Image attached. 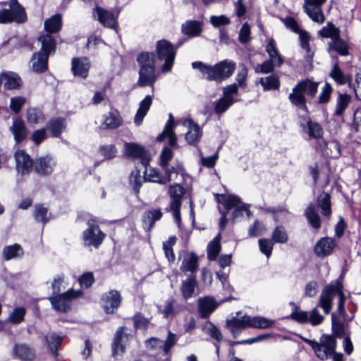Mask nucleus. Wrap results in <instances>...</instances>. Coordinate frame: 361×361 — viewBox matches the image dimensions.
<instances>
[{
  "label": "nucleus",
  "instance_id": "4",
  "mask_svg": "<svg viewBox=\"0 0 361 361\" xmlns=\"http://www.w3.org/2000/svg\"><path fill=\"white\" fill-rule=\"evenodd\" d=\"M137 60L140 66L137 85L140 87L153 86L157 78L155 72L154 54L142 53L137 56Z\"/></svg>",
  "mask_w": 361,
  "mask_h": 361
},
{
  "label": "nucleus",
  "instance_id": "45",
  "mask_svg": "<svg viewBox=\"0 0 361 361\" xmlns=\"http://www.w3.org/2000/svg\"><path fill=\"white\" fill-rule=\"evenodd\" d=\"M319 34L323 37L330 38L331 40H333L340 35V30L333 23L329 22L326 26L319 30Z\"/></svg>",
  "mask_w": 361,
  "mask_h": 361
},
{
  "label": "nucleus",
  "instance_id": "16",
  "mask_svg": "<svg viewBox=\"0 0 361 361\" xmlns=\"http://www.w3.org/2000/svg\"><path fill=\"white\" fill-rule=\"evenodd\" d=\"M16 169L21 174L30 173L33 167V161L30 155L24 150L19 149L15 153Z\"/></svg>",
  "mask_w": 361,
  "mask_h": 361
},
{
  "label": "nucleus",
  "instance_id": "64",
  "mask_svg": "<svg viewBox=\"0 0 361 361\" xmlns=\"http://www.w3.org/2000/svg\"><path fill=\"white\" fill-rule=\"evenodd\" d=\"M331 324L334 333L338 337L343 335V328L335 313L331 314Z\"/></svg>",
  "mask_w": 361,
  "mask_h": 361
},
{
  "label": "nucleus",
  "instance_id": "31",
  "mask_svg": "<svg viewBox=\"0 0 361 361\" xmlns=\"http://www.w3.org/2000/svg\"><path fill=\"white\" fill-rule=\"evenodd\" d=\"M333 51L344 56L349 54L348 45L340 35L328 44V51L331 54Z\"/></svg>",
  "mask_w": 361,
  "mask_h": 361
},
{
  "label": "nucleus",
  "instance_id": "12",
  "mask_svg": "<svg viewBox=\"0 0 361 361\" xmlns=\"http://www.w3.org/2000/svg\"><path fill=\"white\" fill-rule=\"evenodd\" d=\"M88 228L83 234L84 242L88 246L98 247L104 240L105 234L101 231L99 226L93 221H89Z\"/></svg>",
  "mask_w": 361,
  "mask_h": 361
},
{
  "label": "nucleus",
  "instance_id": "30",
  "mask_svg": "<svg viewBox=\"0 0 361 361\" xmlns=\"http://www.w3.org/2000/svg\"><path fill=\"white\" fill-rule=\"evenodd\" d=\"M0 80L4 87L8 90L18 88L21 84L20 77L13 72L1 73Z\"/></svg>",
  "mask_w": 361,
  "mask_h": 361
},
{
  "label": "nucleus",
  "instance_id": "37",
  "mask_svg": "<svg viewBox=\"0 0 361 361\" xmlns=\"http://www.w3.org/2000/svg\"><path fill=\"white\" fill-rule=\"evenodd\" d=\"M47 128L53 137H59L66 128L65 121L62 118L51 119L47 123Z\"/></svg>",
  "mask_w": 361,
  "mask_h": 361
},
{
  "label": "nucleus",
  "instance_id": "6",
  "mask_svg": "<svg viewBox=\"0 0 361 361\" xmlns=\"http://www.w3.org/2000/svg\"><path fill=\"white\" fill-rule=\"evenodd\" d=\"M27 20V14L25 8L17 0H11L9 8L0 10V23H9L15 22L22 23Z\"/></svg>",
  "mask_w": 361,
  "mask_h": 361
},
{
  "label": "nucleus",
  "instance_id": "47",
  "mask_svg": "<svg viewBox=\"0 0 361 361\" xmlns=\"http://www.w3.org/2000/svg\"><path fill=\"white\" fill-rule=\"evenodd\" d=\"M176 243V238L171 236L166 241L163 243V249L165 256L167 257L169 262L175 261V255L173 251V247Z\"/></svg>",
  "mask_w": 361,
  "mask_h": 361
},
{
  "label": "nucleus",
  "instance_id": "10",
  "mask_svg": "<svg viewBox=\"0 0 361 361\" xmlns=\"http://www.w3.org/2000/svg\"><path fill=\"white\" fill-rule=\"evenodd\" d=\"M185 189L178 184L172 185L169 188V193L171 197L170 208L173 212L176 222L179 224L180 221V209L181 207L182 197Z\"/></svg>",
  "mask_w": 361,
  "mask_h": 361
},
{
  "label": "nucleus",
  "instance_id": "51",
  "mask_svg": "<svg viewBox=\"0 0 361 361\" xmlns=\"http://www.w3.org/2000/svg\"><path fill=\"white\" fill-rule=\"evenodd\" d=\"M124 331V327H120L118 330L116 331L114 342L112 345V350L114 355L118 354L119 352H123L124 348L121 344V340L123 338Z\"/></svg>",
  "mask_w": 361,
  "mask_h": 361
},
{
  "label": "nucleus",
  "instance_id": "61",
  "mask_svg": "<svg viewBox=\"0 0 361 361\" xmlns=\"http://www.w3.org/2000/svg\"><path fill=\"white\" fill-rule=\"evenodd\" d=\"M244 213H245L248 219L252 216V212L249 209V205L240 204L235 208L233 212V219H236L240 216H243Z\"/></svg>",
  "mask_w": 361,
  "mask_h": 361
},
{
  "label": "nucleus",
  "instance_id": "42",
  "mask_svg": "<svg viewBox=\"0 0 361 361\" xmlns=\"http://www.w3.org/2000/svg\"><path fill=\"white\" fill-rule=\"evenodd\" d=\"M145 171V180L150 182L166 184V180L162 178L160 173L155 169L147 165Z\"/></svg>",
  "mask_w": 361,
  "mask_h": 361
},
{
  "label": "nucleus",
  "instance_id": "22",
  "mask_svg": "<svg viewBox=\"0 0 361 361\" xmlns=\"http://www.w3.org/2000/svg\"><path fill=\"white\" fill-rule=\"evenodd\" d=\"M183 125L188 128V131L185 133V140L187 142L189 145H194L199 142L202 137L200 126L190 119L185 121Z\"/></svg>",
  "mask_w": 361,
  "mask_h": 361
},
{
  "label": "nucleus",
  "instance_id": "48",
  "mask_svg": "<svg viewBox=\"0 0 361 361\" xmlns=\"http://www.w3.org/2000/svg\"><path fill=\"white\" fill-rule=\"evenodd\" d=\"M273 324V321L263 317H250V328L267 329Z\"/></svg>",
  "mask_w": 361,
  "mask_h": 361
},
{
  "label": "nucleus",
  "instance_id": "62",
  "mask_svg": "<svg viewBox=\"0 0 361 361\" xmlns=\"http://www.w3.org/2000/svg\"><path fill=\"white\" fill-rule=\"evenodd\" d=\"M173 157V151L167 147H165L160 154V164L162 168L169 164V162Z\"/></svg>",
  "mask_w": 361,
  "mask_h": 361
},
{
  "label": "nucleus",
  "instance_id": "54",
  "mask_svg": "<svg viewBox=\"0 0 361 361\" xmlns=\"http://www.w3.org/2000/svg\"><path fill=\"white\" fill-rule=\"evenodd\" d=\"M258 243L260 251L269 258L272 252L274 247L273 241L268 238H262L259 240Z\"/></svg>",
  "mask_w": 361,
  "mask_h": 361
},
{
  "label": "nucleus",
  "instance_id": "8",
  "mask_svg": "<svg viewBox=\"0 0 361 361\" xmlns=\"http://www.w3.org/2000/svg\"><path fill=\"white\" fill-rule=\"evenodd\" d=\"M157 52L159 59L165 61L162 71L164 72L169 71L171 69L176 54L172 44L166 40H160L157 43Z\"/></svg>",
  "mask_w": 361,
  "mask_h": 361
},
{
  "label": "nucleus",
  "instance_id": "2",
  "mask_svg": "<svg viewBox=\"0 0 361 361\" xmlns=\"http://www.w3.org/2000/svg\"><path fill=\"white\" fill-rule=\"evenodd\" d=\"M192 66L195 69H199L203 78L219 83L233 74L235 63L231 61L224 60L214 66H210L197 61L193 62Z\"/></svg>",
  "mask_w": 361,
  "mask_h": 361
},
{
  "label": "nucleus",
  "instance_id": "26",
  "mask_svg": "<svg viewBox=\"0 0 361 361\" xmlns=\"http://www.w3.org/2000/svg\"><path fill=\"white\" fill-rule=\"evenodd\" d=\"M173 116L170 114V118L167 122L163 132L158 135L157 140L163 141L166 137H169V143L171 147H176L177 145V138L173 130Z\"/></svg>",
  "mask_w": 361,
  "mask_h": 361
},
{
  "label": "nucleus",
  "instance_id": "21",
  "mask_svg": "<svg viewBox=\"0 0 361 361\" xmlns=\"http://www.w3.org/2000/svg\"><path fill=\"white\" fill-rule=\"evenodd\" d=\"M300 126L307 129V133L310 138L319 139L323 136V129L317 122H312L308 116L301 117Z\"/></svg>",
  "mask_w": 361,
  "mask_h": 361
},
{
  "label": "nucleus",
  "instance_id": "39",
  "mask_svg": "<svg viewBox=\"0 0 361 361\" xmlns=\"http://www.w3.org/2000/svg\"><path fill=\"white\" fill-rule=\"evenodd\" d=\"M162 212L160 209H152L145 213L143 216V224L145 228L149 229L154 223L160 219Z\"/></svg>",
  "mask_w": 361,
  "mask_h": 361
},
{
  "label": "nucleus",
  "instance_id": "43",
  "mask_svg": "<svg viewBox=\"0 0 361 361\" xmlns=\"http://www.w3.org/2000/svg\"><path fill=\"white\" fill-rule=\"evenodd\" d=\"M317 204L322 209V214L326 216H330L331 202L330 195L326 192H322L317 198Z\"/></svg>",
  "mask_w": 361,
  "mask_h": 361
},
{
  "label": "nucleus",
  "instance_id": "28",
  "mask_svg": "<svg viewBox=\"0 0 361 361\" xmlns=\"http://www.w3.org/2000/svg\"><path fill=\"white\" fill-rule=\"evenodd\" d=\"M196 286L197 280L195 275H189L185 280L182 281L180 292L184 299L187 300L192 296Z\"/></svg>",
  "mask_w": 361,
  "mask_h": 361
},
{
  "label": "nucleus",
  "instance_id": "38",
  "mask_svg": "<svg viewBox=\"0 0 361 361\" xmlns=\"http://www.w3.org/2000/svg\"><path fill=\"white\" fill-rule=\"evenodd\" d=\"M202 30L201 24L197 21H187L182 25L183 32L190 37L199 35Z\"/></svg>",
  "mask_w": 361,
  "mask_h": 361
},
{
  "label": "nucleus",
  "instance_id": "59",
  "mask_svg": "<svg viewBox=\"0 0 361 361\" xmlns=\"http://www.w3.org/2000/svg\"><path fill=\"white\" fill-rule=\"evenodd\" d=\"M233 99H228L224 96L216 102L215 106V112L216 114H221L224 112L230 106L233 104Z\"/></svg>",
  "mask_w": 361,
  "mask_h": 361
},
{
  "label": "nucleus",
  "instance_id": "24",
  "mask_svg": "<svg viewBox=\"0 0 361 361\" xmlns=\"http://www.w3.org/2000/svg\"><path fill=\"white\" fill-rule=\"evenodd\" d=\"M199 312L202 318H207L217 307L212 298L205 297L198 300Z\"/></svg>",
  "mask_w": 361,
  "mask_h": 361
},
{
  "label": "nucleus",
  "instance_id": "19",
  "mask_svg": "<svg viewBox=\"0 0 361 361\" xmlns=\"http://www.w3.org/2000/svg\"><path fill=\"white\" fill-rule=\"evenodd\" d=\"M94 15L97 16L98 20L105 27L116 29L117 16L111 11L106 10L102 7L97 6L94 8Z\"/></svg>",
  "mask_w": 361,
  "mask_h": 361
},
{
  "label": "nucleus",
  "instance_id": "57",
  "mask_svg": "<svg viewBox=\"0 0 361 361\" xmlns=\"http://www.w3.org/2000/svg\"><path fill=\"white\" fill-rule=\"evenodd\" d=\"M266 231L267 228L262 223L255 221L254 224L250 226L248 233L250 236L254 237L262 235Z\"/></svg>",
  "mask_w": 361,
  "mask_h": 361
},
{
  "label": "nucleus",
  "instance_id": "60",
  "mask_svg": "<svg viewBox=\"0 0 361 361\" xmlns=\"http://www.w3.org/2000/svg\"><path fill=\"white\" fill-rule=\"evenodd\" d=\"M34 216L37 221L46 223L48 221L47 209L42 205H36L35 207Z\"/></svg>",
  "mask_w": 361,
  "mask_h": 361
},
{
  "label": "nucleus",
  "instance_id": "34",
  "mask_svg": "<svg viewBox=\"0 0 361 361\" xmlns=\"http://www.w3.org/2000/svg\"><path fill=\"white\" fill-rule=\"evenodd\" d=\"M217 201L223 204L226 209L235 208L238 204H241L240 199L233 195H216Z\"/></svg>",
  "mask_w": 361,
  "mask_h": 361
},
{
  "label": "nucleus",
  "instance_id": "13",
  "mask_svg": "<svg viewBox=\"0 0 361 361\" xmlns=\"http://www.w3.org/2000/svg\"><path fill=\"white\" fill-rule=\"evenodd\" d=\"M124 154L129 157L140 159L144 166L149 165L151 160L149 152L142 146L135 142L124 144Z\"/></svg>",
  "mask_w": 361,
  "mask_h": 361
},
{
  "label": "nucleus",
  "instance_id": "25",
  "mask_svg": "<svg viewBox=\"0 0 361 361\" xmlns=\"http://www.w3.org/2000/svg\"><path fill=\"white\" fill-rule=\"evenodd\" d=\"M329 75L338 84L340 85H343L345 84H348L351 85L352 82V77L350 75L345 74L338 64L336 63L333 65L331 71L329 73Z\"/></svg>",
  "mask_w": 361,
  "mask_h": 361
},
{
  "label": "nucleus",
  "instance_id": "36",
  "mask_svg": "<svg viewBox=\"0 0 361 361\" xmlns=\"http://www.w3.org/2000/svg\"><path fill=\"white\" fill-rule=\"evenodd\" d=\"M305 214L309 223L311 224L312 227H314L316 229L320 228V218L313 204H310L308 205L305 210Z\"/></svg>",
  "mask_w": 361,
  "mask_h": 361
},
{
  "label": "nucleus",
  "instance_id": "53",
  "mask_svg": "<svg viewBox=\"0 0 361 361\" xmlns=\"http://www.w3.org/2000/svg\"><path fill=\"white\" fill-rule=\"evenodd\" d=\"M204 332L218 342L222 340V335L220 331L212 323L207 322L203 327Z\"/></svg>",
  "mask_w": 361,
  "mask_h": 361
},
{
  "label": "nucleus",
  "instance_id": "17",
  "mask_svg": "<svg viewBox=\"0 0 361 361\" xmlns=\"http://www.w3.org/2000/svg\"><path fill=\"white\" fill-rule=\"evenodd\" d=\"M181 264L180 270L184 273H190V275H195L198 268V257L193 252H184L180 257Z\"/></svg>",
  "mask_w": 361,
  "mask_h": 361
},
{
  "label": "nucleus",
  "instance_id": "20",
  "mask_svg": "<svg viewBox=\"0 0 361 361\" xmlns=\"http://www.w3.org/2000/svg\"><path fill=\"white\" fill-rule=\"evenodd\" d=\"M56 166V159L47 155L39 157L35 161V169L39 174H49L54 171Z\"/></svg>",
  "mask_w": 361,
  "mask_h": 361
},
{
  "label": "nucleus",
  "instance_id": "33",
  "mask_svg": "<svg viewBox=\"0 0 361 361\" xmlns=\"http://www.w3.org/2000/svg\"><path fill=\"white\" fill-rule=\"evenodd\" d=\"M121 123L122 119L119 113L117 111H111L105 116L102 126L104 128L106 129H116Z\"/></svg>",
  "mask_w": 361,
  "mask_h": 361
},
{
  "label": "nucleus",
  "instance_id": "11",
  "mask_svg": "<svg viewBox=\"0 0 361 361\" xmlns=\"http://www.w3.org/2000/svg\"><path fill=\"white\" fill-rule=\"evenodd\" d=\"M326 0H305L304 11L314 22L322 24L325 21V16L322 10V6Z\"/></svg>",
  "mask_w": 361,
  "mask_h": 361
},
{
  "label": "nucleus",
  "instance_id": "7",
  "mask_svg": "<svg viewBox=\"0 0 361 361\" xmlns=\"http://www.w3.org/2000/svg\"><path fill=\"white\" fill-rule=\"evenodd\" d=\"M336 347V341L334 336L324 335L320 338L319 342H317V346H314L313 350L319 359L324 360L335 352Z\"/></svg>",
  "mask_w": 361,
  "mask_h": 361
},
{
  "label": "nucleus",
  "instance_id": "1",
  "mask_svg": "<svg viewBox=\"0 0 361 361\" xmlns=\"http://www.w3.org/2000/svg\"><path fill=\"white\" fill-rule=\"evenodd\" d=\"M336 296L338 297V314L339 316H345V295L342 279L340 278L331 281L323 288L317 307L310 312L293 311L289 317L299 323L309 322L312 326L319 325L324 322V317L319 312L318 307H320L326 314H329L331 312L333 300Z\"/></svg>",
  "mask_w": 361,
  "mask_h": 361
},
{
  "label": "nucleus",
  "instance_id": "40",
  "mask_svg": "<svg viewBox=\"0 0 361 361\" xmlns=\"http://www.w3.org/2000/svg\"><path fill=\"white\" fill-rule=\"evenodd\" d=\"M63 338L56 334L55 333H51L47 335L46 341L47 342L49 348L52 354L57 356L58 349L61 344Z\"/></svg>",
  "mask_w": 361,
  "mask_h": 361
},
{
  "label": "nucleus",
  "instance_id": "32",
  "mask_svg": "<svg viewBox=\"0 0 361 361\" xmlns=\"http://www.w3.org/2000/svg\"><path fill=\"white\" fill-rule=\"evenodd\" d=\"M44 30L49 34L56 33L62 27V17L60 14H55L47 19L44 23Z\"/></svg>",
  "mask_w": 361,
  "mask_h": 361
},
{
  "label": "nucleus",
  "instance_id": "58",
  "mask_svg": "<svg viewBox=\"0 0 361 361\" xmlns=\"http://www.w3.org/2000/svg\"><path fill=\"white\" fill-rule=\"evenodd\" d=\"M27 118L31 123H38L44 120L43 114L41 111L36 109H29L27 112Z\"/></svg>",
  "mask_w": 361,
  "mask_h": 361
},
{
  "label": "nucleus",
  "instance_id": "41",
  "mask_svg": "<svg viewBox=\"0 0 361 361\" xmlns=\"http://www.w3.org/2000/svg\"><path fill=\"white\" fill-rule=\"evenodd\" d=\"M14 353L17 357L25 361H30L34 358L32 350L23 344L16 345L14 348Z\"/></svg>",
  "mask_w": 361,
  "mask_h": 361
},
{
  "label": "nucleus",
  "instance_id": "27",
  "mask_svg": "<svg viewBox=\"0 0 361 361\" xmlns=\"http://www.w3.org/2000/svg\"><path fill=\"white\" fill-rule=\"evenodd\" d=\"M10 130L13 135L15 141L17 143L22 142L26 137L27 130L25 123L22 119L16 118L12 126L10 127Z\"/></svg>",
  "mask_w": 361,
  "mask_h": 361
},
{
  "label": "nucleus",
  "instance_id": "44",
  "mask_svg": "<svg viewBox=\"0 0 361 361\" xmlns=\"http://www.w3.org/2000/svg\"><path fill=\"white\" fill-rule=\"evenodd\" d=\"M4 257L6 260L20 257L23 255V250L18 244L6 246L3 251Z\"/></svg>",
  "mask_w": 361,
  "mask_h": 361
},
{
  "label": "nucleus",
  "instance_id": "15",
  "mask_svg": "<svg viewBox=\"0 0 361 361\" xmlns=\"http://www.w3.org/2000/svg\"><path fill=\"white\" fill-rule=\"evenodd\" d=\"M336 246L335 240L330 237H323L319 239L314 247V254L318 257H325L330 255Z\"/></svg>",
  "mask_w": 361,
  "mask_h": 361
},
{
  "label": "nucleus",
  "instance_id": "56",
  "mask_svg": "<svg viewBox=\"0 0 361 361\" xmlns=\"http://www.w3.org/2000/svg\"><path fill=\"white\" fill-rule=\"evenodd\" d=\"M130 184L136 192H139L142 185V176L139 171L135 170L131 172Z\"/></svg>",
  "mask_w": 361,
  "mask_h": 361
},
{
  "label": "nucleus",
  "instance_id": "55",
  "mask_svg": "<svg viewBox=\"0 0 361 361\" xmlns=\"http://www.w3.org/2000/svg\"><path fill=\"white\" fill-rule=\"evenodd\" d=\"M99 152L105 159H111L116 156L117 149L112 144L106 145L100 147Z\"/></svg>",
  "mask_w": 361,
  "mask_h": 361
},
{
  "label": "nucleus",
  "instance_id": "52",
  "mask_svg": "<svg viewBox=\"0 0 361 361\" xmlns=\"http://www.w3.org/2000/svg\"><path fill=\"white\" fill-rule=\"evenodd\" d=\"M26 310L24 307L15 308L10 314L8 320L13 324H19L23 322Z\"/></svg>",
  "mask_w": 361,
  "mask_h": 361
},
{
  "label": "nucleus",
  "instance_id": "5",
  "mask_svg": "<svg viewBox=\"0 0 361 361\" xmlns=\"http://www.w3.org/2000/svg\"><path fill=\"white\" fill-rule=\"evenodd\" d=\"M317 82L309 80L301 81L294 87L288 99L293 104L307 111L305 94L313 97L317 92Z\"/></svg>",
  "mask_w": 361,
  "mask_h": 361
},
{
  "label": "nucleus",
  "instance_id": "49",
  "mask_svg": "<svg viewBox=\"0 0 361 361\" xmlns=\"http://www.w3.org/2000/svg\"><path fill=\"white\" fill-rule=\"evenodd\" d=\"M260 84L263 86L265 90H276L279 87V80L275 75H269L259 79Z\"/></svg>",
  "mask_w": 361,
  "mask_h": 361
},
{
  "label": "nucleus",
  "instance_id": "46",
  "mask_svg": "<svg viewBox=\"0 0 361 361\" xmlns=\"http://www.w3.org/2000/svg\"><path fill=\"white\" fill-rule=\"evenodd\" d=\"M350 99L351 97L350 95L347 94H339L336 102L335 114L337 116L342 115L348 107Z\"/></svg>",
  "mask_w": 361,
  "mask_h": 361
},
{
  "label": "nucleus",
  "instance_id": "23",
  "mask_svg": "<svg viewBox=\"0 0 361 361\" xmlns=\"http://www.w3.org/2000/svg\"><path fill=\"white\" fill-rule=\"evenodd\" d=\"M90 64L87 58H74L72 60V71L75 76L86 78Z\"/></svg>",
  "mask_w": 361,
  "mask_h": 361
},
{
  "label": "nucleus",
  "instance_id": "29",
  "mask_svg": "<svg viewBox=\"0 0 361 361\" xmlns=\"http://www.w3.org/2000/svg\"><path fill=\"white\" fill-rule=\"evenodd\" d=\"M152 104V97L150 95L146 96L140 103L139 108L134 118V122L140 126L146 116L148 110Z\"/></svg>",
  "mask_w": 361,
  "mask_h": 361
},
{
  "label": "nucleus",
  "instance_id": "35",
  "mask_svg": "<svg viewBox=\"0 0 361 361\" xmlns=\"http://www.w3.org/2000/svg\"><path fill=\"white\" fill-rule=\"evenodd\" d=\"M221 234H218L207 245V257L209 260H215L221 251Z\"/></svg>",
  "mask_w": 361,
  "mask_h": 361
},
{
  "label": "nucleus",
  "instance_id": "14",
  "mask_svg": "<svg viewBox=\"0 0 361 361\" xmlns=\"http://www.w3.org/2000/svg\"><path fill=\"white\" fill-rule=\"evenodd\" d=\"M121 302V294L116 290L104 293L101 299L102 306L107 314L114 313L118 308Z\"/></svg>",
  "mask_w": 361,
  "mask_h": 361
},
{
  "label": "nucleus",
  "instance_id": "50",
  "mask_svg": "<svg viewBox=\"0 0 361 361\" xmlns=\"http://www.w3.org/2000/svg\"><path fill=\"white\" fill-rule=\"evenodd\" d=\"M272 241L278 243H285L288 241V236L284 227L278 226L272 233Z\"/></svg>",
  "mask_w": 361,
  "mask_h": 361
},
{
  "label": "nucleus",
  "instance_id": "9",
  "mask_svg": "<svg viewBox=\"0 0 361 361\" xmlns=\"http://www.w3.org/2000/svg\"><path fill=\"white\" fill-rule=\"evenodd\" d=\"M81 294L82 291L80 290H69L55 297H50L49 299L56 310L66 312L71 309L72 300L79 297Z\"/></svg>",
  "mask_w": 361,
  "mask_h": 361
},
{
  "label": "nucleus",
  "instance_id": "18",
  "mask_svg": "<svg viewBox=\"0 0 361 361\" xmlns=\"http://www.w3.org/2000/svg\"><path fill=\"white\" fill-rule=\"evenodd\" d=\"M226 322L234 336L241 331L250 327V316L247 314L240 315V312H238L235 317L228 319Z\"/></svg>",
  "mask_w": 361,
  "mask_h": 361
},
{
  "label": "nucleus",
  "instance_id": "3",
  "mask_svg": "<svg viewBox=\"0 0 361 361\" xmlns=\"http://www.w3.org/2000/svg\"><path fill=\"white\" fill-rule=\"evenodd\" d=\"M39 41L41 42V49L39 52L32 55L30 61V68L35 73H41L47 71L49 56L55 52L56 43L50 35H41Z\"/></svg>",
  "mask_w": 361,
  "mask_h": 361
},
{
  "label": "nucleus",
  "instance_id": "63",
  "mask_svg": "<svg viewBox=\"0 0 361 361\" xmlns=\"http://www.w3.org/2000/svg\"><path fill=\"white\" fill-rule=\"evenodd\" d=\"M176 334L169 331L164 344L162 345V348L165 355H168L172 347L176 343Z\"/></svg>",
  "mask_w": 361,
  "mask_h": 361
}]
</instances>
